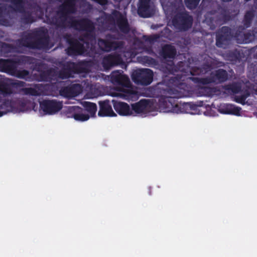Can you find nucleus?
Listing matches in <instances>:
<instances>
[{
	"label": "nucleus",
	"instance_id": "nucleus-1",
	"mask_svg": "<svg viewBox=\"0 0 257 257\" xmlns=\"http://www.w3.org/2000/svg\"><path fill=\"white\" fill-rule=\"evenodd\" d=\"M77 12L75 6V0H66L60 7V10L57 15L51 18L47 17L49 23L60 29H73L76 31H91L94 29V25L90 19L83 18L76 19L75 17L68 16Z\"/></svg>",
	"mask_w": 257,
	"mask_h": 257
},
{
	"label": "nucleus",
	"instance_id": "nucleus-2",
	"mask_svg": "<svg viewBox=\"0 0 257 257\" xmlns=\"http://www.w3.org/2000/svg\"><path fill=\"white\" fill-rule=\"evenodd\" d=\"M185 63L182 61L179 62L177 65H175L173 62L167 64L166 69L169 73L175 75V73H178L175 76L170 79V83L178 86L181 84V81L184 80V76L187 75L189 72L192 76H199L207 73L213 68V64L211 61L204 63L200 67L190 68L187 66L185 68Z\"/></svg>",
	"mask_w": 257,
	"mask_h": 257
},
{
	"label": "nucleus",
	"instance_id": "nucleus-3",
	"mask_svg": "<svg viewBox=\"0 0 257 257\" xmlns=\"http://www.w3.org/2000/svg\"><path fill=\"white\" fill-rule=\"evenodd\" d=\"M178 91L175 89L167 87L163 90V94L159 100V107L165 112L176 113H188L191 109H194L195 106L190 103H181L178 102L179 96Z\"/></svg>",
	"mask_w": 257,
	"mask_h": 257
},
{
	"label": "nucleus",
	"instance_id": "nucleus-4",
	"mask_svg": "<svg viewBox=\"0 0 257 257\" xmlns=\"http://www.w3.org/2000/svg\"><path fill=\"white\" fill-rule=\"evenodd\" d=\"M90 61L84 60L77 63L68 62L59 70L57 71V79H66L73 77L74 74L87 72L91 66Z\"/></svg>",
	"mask_w": 257,
	"mask_h": 257
},
{
	"label": "nucleus",
	"instance_id": "nucleus-5",
	"mask_svg": "<svg viewBox=\"0 0 257 257\" xmlns=\"http://www.w3.org/2000/svg\"><path fill=\"white\" fill-rule=\"evenodd\" d=\"M36 61L35 58L26 55H20L7 59H0V71L13 76L19 65L34 64Z\"/></svg>",
	"mask_w": 257,
	"mask_h": 257
},
{
	"label": "nucleus",
	"instance_id": "nucleus-6",
	"mask_svg": "<svg viewBox=\"0 0 257 257\" xmlns=\"http://www.w3.org/2000/svg\"><path fill=\"white\" fill-rule=\"evenodd\" d=\"M106 22L111 25L110 31L112 32H117V27L120 32L124 34H127L131 29L127 19L122 14L116 10H114L111 14L105 17Z\"/></svg>",
	"mask_w": 257,
	"mask_h": 257
},
{
	"label": "nucleus",
	"instance_id": "nucleus-7",
	"mask_svg": "<svg viewBox=\"0 0 257 257\" xmlns=\"http://www.w3.org/2000/svg\"><path fill=\"white\" fill-rule=\"evenodd\" d=\"M11 4V8L16 12L21 14L20 22L24 25H28L35 22L36 18L33 16L32 12L26 10L25 5L27 0H3Z\"/></svg>",
	"mask_w": 257,
	"mask_h": 257
},
{
	"label": "nucleus",
	"instance_id": "nucleus-8",
	"mask_svg": "<svg viewBox=\"0 0 257 257\" xmlns=\"http://www.w3.org/2000/svg\"><path fill=\"white\" fill-rule=\"evenodd\" d=\"M219 13L209 12L205 16L204 22L210 27L211 30L215 29L217 25H222L230 20L228 11L224 8L219 9Z\"/></svg>",
	"mask_w": 257,
	"mask_h": 257
},
{
	"label": "nucleus",
	"instance_id": "nucleus-9",
	"mask_svg": "<svg viewBox=\"0 0 257 257\" xmlns=\"http://www.w3.org/2000/svg\"><path fill=\"white\" fill-rule=\"evenodd\" d=\"M228 73L225 70L218 69L210 73L209 76L206 77H189L194 83L203 85L214 83L218 84L224 82L228 79Z\"/></svg>",
	"mask_w": 257,
	"mask_h": 257
},
{
	"label": "nucleus",
	"instance_id": "nucleus-10",
	"mask_svg": "<svg viewBox=\"0 0 257 257\" xmlns=\"http://www.w3.org/2000/svg\"><path fill=\"white\" fill-rule=\"evenodd\" d=\"M172 23L178 31L184 32L188 31L192 28L193 18L188 12L184 10L177 12L173 16Z\"/></svg>",
	"mask_w": 257,
	"mask_h": 257
},
{
	"label": "nucleus",
	"instance_id": "nucleus-11",
	"mask_svg": "<svg viewBox=\"0 0 257 257\" xmlns=\"http://www.w3.org/2000/svg\"><path fill=\"white\" fill-rule=\"evenodd\" d=\"M63 38L68 45V47L66 49V53L68 56H80L86 52L87 50L84 44L73 37L71 34L66 33L64 35Z\"/></svg>",
	"mask_w": 257,
	"mask_h": 257
},
{
	"label": "nucleus",
	"instance_id": "nucleus-12",
	"mask_svg": "<svg viewBox=\"0 0 257 257\" xmlns=\"http://www.w3.org/2000/svg\"><path fill=\"white\" fill-rule=\"evenodd\" d=\"M110 81L114 85H118V90L125 93V96H130L134 94L133 90L126 89L131 86V82L128 77L122 74L119 72H113L110 77Z\"/></svg>",
	"mask_w": 257,
	"mask_h": 257
},
{
	"label": "nucleus",
	"instance_id": "nucleus-13",
	"mask_svg": "<svg viewBox=\"0 0 257 257\" xmlns=\"http://www.w3.org/2000/svg\"><path fill=\"white\" fill-rule=\"evenodd\" d=\"M233 37L232 30L227 26H223L215 33V45L218 48H226Z\"/></svg>",
	"mask_w": 257,
	"mask_h": 257
},
{
	"label": "nucleus",
	"instance_id": "nucleus-14",
	"mask_svg": "<svg viewBox=\"0 0 257 257\" xmlns=\"http://www.w3.org/2000/svg\"><path fill=\"white\" fill-rule=\"evenodd\" d=\"M153 72L150 69L137 70L132 75L134 82L142 85L147 86L150 84L153 79Z\"/></svg>",
	"mask_w": 257,
	"mask_h": 257
},
{
	"label": "nucleus",
	"instance_id": "nucleus-15",
	"mask_svg": "<svg viewBox=\"0 0 257 257\" xmlns=\"http://www.w3.org/2000/svg\"><path fill=\"white\" fill-rule=\"evenodd\" d=\"M33 49H42L48 47L49 36L47 30L41 28L34 30Z\"/></svg>",
	"mask_w": 257,
	"mask_h": 257
},
{
	"label": "nucleus",
	"instance_id": "nucleus-16",
	"mask_svg": "<svg viewBox=\"0 0 257 257\" xmlns=\"http://www.w3.org/2000/svg\"><path fill=\"white\" fill-rule=\"evenodd\" d=\"M155 13V6L152 0H139L138 14L142 18L151 17Z\"/></svg>",
	"mask_w": 257,
	"mask_h": 257
},
{
	"label": "nucleus",
	"instance_id": "nucleus-17",
	"mask_svg": "<svg viewBox=\"0 0 257 257\" xmlns=\"http://www.w3.org/2000/svg\"><path fill=\"white\" fill-rule=\"evenodd\" d=\"M62 102L55 99H44L40 102V106L42 110L48 114H53L58 112L62 108Z\"/></svg>",
	"mask_w": 257,
	"mask_h": 257
},
{
	"label": "nucleus",
	"instance_id": "nucleus-18",
	"mask_svg": "<svg viewBox=\"0 0 257 257\" xmlns=\"http://www.w3.org/2000/svg\"><path fill=\"white\" fill-rule=\"evenodd\" d=\"M97 44L99 48L102 51L107 52L122 49L124 45L123 41H110L107 38L105 39L99 38Z\"/></svg>",
	"mask_w": 257,
	"mask_h": 257
},
{
	"label": "nucleus",
	"instance_id": "nucleus-19",
	"mask_svg": "<svg viewBox=\"0 0 257 257\" xmlns=\"http://www.w3.org/2000/svg\"><path fill=\"white\" fill-rule=\"evenodd\" d=\"M153 103L148 99H141L138 102L132 104L131 110L136 114L146 113L152 111Z\"/></svg>",
	"mask_w": 257,
	"mask_h": 257
},
{
	"label": "nucleus",
	"instance_id": "nucleus-20",
	"mask_svg": "<svg viewBox=\"0 0 257 257\" xmlns=\"http://www.w3.org/2000/svg\"><path fill=\"white\" fill-rule=\"evenodd\" d=\"M122 63V59L120 55L113 53L105 56L102 60V65L105 70H109L112 67Z\"/></svg>",
	"mask_w": 257,
	"mask_h": 257
},
{
	"label": "nucleus",
	"instance_id": "nucleus-21",
	"mask_svg": "<svg viewBox=\"0 0 257 257\" xmlns=\"http://www.w3.org/2000/svg\"><path fill=\"white\" fill-rule=\"evenodd\" d=\"M81 91V85L78 83L62 87L59 91L60 95L70 98L78 95Z\"/></svg>",
	"mask_w": 257,
	"mask_h": 257
},
{
	"label": "nucleus",
	"instance_id": "nucleus-22",
	"mask_svg": "<svg viewBox=\"0 0 257 257\" xmlns=\"http://www.w3.org/2000/svg\"><path fill=\"white\" fill-rule=\"evenodd\" d=\"M39 72L38 80L39 81L51 82L52 81H57V70L53 68L45 70H37Z\"/></svg>",
	"mask_w": 257,
	"mask_h": 257
},
{
	"label": "nucleus",
	"instance_id": "nucleus-23",
	"mask_svg": "<svg viewBox=\"0 0 257 257\" xmlns=\"http://www.w3.org/2000/svg\"><path fill=\"white\" fill-rule=\"evenodd\" d=\"M99 110L98 115L99 116H115L116 114L113 111L109 100H105L99 102Z\"/></svg>",
	"mask_w": 257,
	"mask_h": 257
},
{
	"label": "nucleus",
	"instance_id": "nucleus-24",
	"mask_svg": "<svg viewBox=\"0 0 257 257\" xmlns=\"http://www.w3.org/2000/svg\"><path fill=\"white\" fill-rule=\"evenodd\" d=\"M177 51L175 47L171 44H165L162 46L159 52L160 56L165 60L174 59Z\"/></svg>",
	"mask_w": 257,
	"mask_h": 257
},
{
	"label": "nucleus",
	"instance_id": "nucleus-25",
	"mask_svg": "<svg viewBox=\"0 0 257 257\" xmlns=\"http://www.w3.org/2000/svg\"><path fill=\"white\" fill-rule=\"evenodd\" d=\"M34 31L31 33H25L23 37L17 41L19 46L33 49Z\"/></svg>",
	"mask_w": 257,
	"mask_h": 257
},
{
	"label": "nucleus",
	"instance_id": "nucleus-26",
	"mask_svg": "<svg viewBox=\"0 0 257 257\" xmlns=\"http://www.w3.org/2000/svg\"><path fill=\"white\" fill-rule=\"evenodd\" d=\"M113 102L114 109L119 115L126 116L133 114L127 103L116 101H113Z\"/></svg>",
	"mask_w": 257,
	"mask_h": 257
},
{
	"label": "nucleus",
	"instance_id": "nucleus-27",
	"mask_svg": "<svg viewBox=\"0 0 257 257\" xmlns=\"http://www.w3.org/2000/svg\"><path fill=\"white\" fill-rule=\"evenodd\" d=\"M44 87L41 84H35L34 87H25L21 89V92L27 95L39 96L43 94Z\"/></svg>",
	"mask_w": 257,
	"mask_h": 257
},
{
	"label": "nucleus",
	"instance_id": "nucleus-28",
	"mask_svg": "<svg viewBox=\"0 0 257 257\" xmlns=\"http://www.w3.org/2000/svg\"><path fill=\"white\" fill-rule=\"evenodd\" d=\"M255 12L253 10L247 11L244 15L242 24L246 28L251 26L252 21L255 17Z\"/></svg>",
	"mask_w": 257,
	"mask_h": 257
},
{
	"label": "nucleus",
	"instance_id": "nucleus-29",
	"mask_svg": "<svg viewBox=\"0 0 257 257\" xmlns=\"http://www.w3.org/2000/svg\"><path fill=\"white\" fill-rule=\"evenodd\" d=\"M241 109V108L239 107L236 106L233 104H228L224 106V109L222 111L225 114L240 115Z\"/></svg>",
	"mask_w": 257,
	"mask_h": 257
},
{
	"label": "nucleus",
	"instance_id": "nucleus-30",
	"mask_svg": "<svg viewBox=\"0 0 257 257\" xmlns=\"http://www.w3.org/2000/svg\"><path fill=\"white\" fill-rule=\"evenodd\" d=\"M9 14V12L5 6H0V25L6 26L8 24L7 18Z\"/></svg>",
	"mask_w": 257,
	"mask_h": 257
},
{
	"label": "nucleus",
	"instance_id": "nucleus-31",
	"mask_svg": "<svg viewBox=\"0 0 257 257\" xmlns=\"http://www.w3.org/2000/svg\"><path fill=\"white\" fill-rule=\"evenodd\" d=\"M95 28L91 31H83L86 32L83 35L80 36L77 40L82 44L88 45L89 43L86 41L87 40H91L95 38V36L93 34L92 32L94 31ZM80 32L81 31H79Z\"/></svg>",
	"mask_w": 257,
	"mask_h": 257
},
{
	"label": "nucleus",
	"instance_id": "nucleus-32",
	"mask_svg": "<svg viewBox=\"0 0 257 257\" xmlns=\"http://www.w3.org/2000/svg\"><path fill=\"white\" fill-rule=\"evenodd\" d=\"M0 48L2 52L8 54L15 51L16 47L10 44L0 42Z\"/></svg>",
	"mask_w": 257,
	"mask_h": 257
},
{
	"label": "nucleus",
	"instance_id": "nucleus-33",
	"mask_svg": "<svg viewBox=\"0 0 257 257\" xmlns=\"http://www.w3.org/2000/svg\"><path fill=\"white\" fill-rule=\"evenodd\" d=\"M83 106L92 116L95 115L97 111V105L95 103L90 102H84Z\"/></svg>",
	"mask_w": 257,
	"mask_h": 257
},
{
	"label": "nucleus",
	"instance_id": "nucleus-34",
	"mask_svg": "<svg viewBox=\"0 0 257 257\" xmlns=\"http://www.w3.org/2000/svg\"><path fill=\"white\" fill-rule=\"evenodd\" d=\"M29 75L30 72L28 70L26 69L19 70L17 68L13 76L20 79H27Z\"/></svg>",
	"mask_w": 257,
	"mask_h": 257
},
{
	"label": "nucleus",
	"instance_id": "nucleus-35",
	"mask_svg": "<svg viewBox=\"0 0 257 257\" xmlns=\"http://www.w3.org/2000/svg\"><path fill=\"white\" fill-rule=\"evenodd\" d=\"M142 61L145 65L150 67H153L158 64V62L155 59L148 56H143Z\"/></svg>",
	"mask_w": 257,
	"mask_h": 257
},
{
	"label": "nucleus",
	"instance_id": "nucleus-36",
	"mask_svg": "<svg viewBox=\"0 0 257 257\" xmlns=\"http://www.w3.org/2000/svg\"><path fill=\"white\" fill-rule=\"evenodd\" d=\"M249 95V92L248 91H245L240 95L235 96V100L236 102L244 105L245 104V100L246 98Z\"/></svg>",
	"mask_w": 257,
	"mask_h": 257
},
{
	"label": "nucleus",
	"instance_id": "nucleus-37",
	"mask_svg": "<svg viewBox=\"0 0 257 257\" xmlns=\"http://www.w3.org/2000/svg\"><path fill=\"white\" fill-rule=\"evenodd\" d=\"M12 93V90L10 86L3 82L0 81V94H11Z\"/></svg>",
	"mask_w": 257,
	"mask_h": 257
},
{
	"label": "nucleus",
	"instance_id": "nucleus-38",
	"mask_svg": "<svg viewBox=\"0 0 257 257\" xmlns=\"http://www.w3.org/2000/svg\"><path fill=\"white\" fill-rule=\"evenodd\" d=\"M186 7L189 10H194L198 6L200 0H184Z\"/></svg>",
	"mask_w": 257,
	"mask_h": 257
},
{
	"label": "nucleus",
	"instance_id": "nucleus-39",
	"mask_svg": "<svg viewBox=\"0 0 257 257\" xmlns=\"http://www.w3.org/2000/svg\"><path fill=\"white\" fill-rule=\"evenodd\" d=\"M76 109H81L80 107L73 106L69 107L65 112L67 118H73V115L76 114Z\"/></svg>",
	"mask_w": 257,
	"mask_h": 257
},
{
	"label": "nucleus",
	"instance_id": "nucleus-40",
	"mask_svg": "<svg viewBox=\"0 0 257 257\" xmlns=\"http://www.w3.org/2000/svg\"><path fill=\"white\" fill-rule=\"evenodd\" d=\"M90 117V116L86 113L76 112V114L73 115V118L75 120L80 121H84L87 120Z\"/></svg>",
	"mask_w": 257,
	"mask_h": 257
},
{
	"label": "nucleus",
	"instance_id": "nucleus-41",
	"mask_svg": "<svg viewBox=\"0 0 257 257\" xmlns=\"http://www.w3.org/2000/svg\"><path fill=\"white\" fill-rule=\"evenodd\" d=\"M11 108V102L6 100L0 105V109L2 112H6V113Z\"/></svg>",
	"mask_w": 257,
	"mask_h": 257
},
{
	"label": "nucleus",
	"instance_id": "nucleus-42",
	"mask_svg": "<svg viewBox=\"0 0 257 257\" xmlns=\"http://www.w3.org/2000/svg\"><path fill=\"white\" fill-rule=\"evenodd\" d=\"M116 34H108L106 35V38L108 39L110 41H113L115 40H121L123 39V35L116 32Z\"/></svg>",
	"mask_w": 257,
	"mask_h": 257
},
{
	"label": "nucleus",
	"instance_id": "nucleus-43",
	"mask_svg": "<svg viewBox=\"0 0 257 257\" xmlns=\"http://www.w3.org/2000/svg\"><path fill=\"white\" fill-rule=\"evenodd\" d=\"M247 28H246L244 25L239 26L236 27V31H235V37L237 38H238L239 36L242 37L243 35V34H244V31L245 29H247Z\"/></svg>",
	"mask_w": 257,
	"mask_h": 257
},
{
	"label": "nucleus",
	"instance_id": "nucleus-44",
	"mask_svg": "<svg viewBox=\"0 0 257 257\" xmlns=\"http://www.w3.org/2000/svg\"><path fill=\"white\" fill-rule=\"evenodd\" d=\"M243 36L244 37V40L245 42V43L248 42L251 40L252 39H253L254 37V35L252 34L250 32H248L246 33L243 34L242 36Z\"/></svg>",
	"mask_w": 257,
	"mask_h": 257
},
{
	"label": "nucleus",
	"instance_id": "nucleus-45",
	"mask_svg": "<svg viewBox=\"0 0 257 257\" xmlns=\"http://www.w3.org/2000/svg\"><path fill=\"white\" fill-rule=\"evenodd\" d=\"M145 38V41L149 42L151 43H154L155 42L158 38H159V36L157 35H152L149 36H144Z\"/></svg>",
	"mask_w": 257,
	"mask_h": 257
},
{
	"label": "nucleus",
	"instance_id": "nucleus-46",
	"mask_svg": "<svg viewBox=\"0 0 257 257\" xmlns=\"http://www.w3.org/2000/svg\"><path fill=\"white\" fill-rule=\"evenodd\" d=\"M230 89L234 93H238L241 91V87L236 84H232L230 86Z\"/></svg>",
	"mask_w": 257,
	"mask_h": 257
},
{
	"label": "nucleus",
	"instance_id": "nucleus-47",
	"mask_svg": "<svg viewBox=\"0 0 257 257\" xmlns=\"http://www.w3.org/2000/svg\"><path fill=\"white\" fill-rule=\"evenodd\" d=\"M25 82L22 81H17L13 83V85L16 87H21L24 86Z\"/></svg>",
	"mask_w": 257,
	"mask_h": 257
},
{
	"label": "nucleus",
	"instance_id": "nucleus-48",
	"mask_svg": "<svg viewBox=\"0 0 257 257\" xmlns=\"http://www.w3.org/2000/svg\"><path fill=\"white\" fill-rule=\"evenodd\" d=\"M60 2H63V3H64L66 0H58ZM77 2V0H75V6H76V3Z\"/></svg>",
	"mask_w": 257,
	"mask_h": 257
},
{
	"label": "nucleus",
	"instance_id": "nucleus-49",
	"mask_svg": "<svg viewBox=\"0 0 257 257\" xmlns=\"http://www.w3.org/2000/svg\"><path fill=\"white\" fill-rule=\"evenodd\" d=\"M5 114H6V112H2L0 109V117L2 116Z\"/></svg>",
	"mask_w": 257,
	"mask_h": 257
},
{
	"label": "nucleus",
	"instance_id": "nucleus-50",
	"mask_svg": "<svg viewBox=\"0 0 257 257\" xmlns=\"http://www.w3.org/2000/svg\"><path fill=\"white\" fill-rule=\"evenodd\" d=\"M164 31H166V32L168 31L169 32H171L169 28H167V27L164 29Z\"/></svg>",
	"mask_w": 257,
	"mask_h": 257
},
{
	"label": "nucleus",
	"instance_id": "nucleus-51",
	"mask_svg": "<svg viewBox=\"0 0 257 257\" xmlns=\"http://www.w3.org/2000/svg\"><path fill=\"white\" fill-rule=\"evenodd\" d=\"M203 101H200L199 102V104H198V105L200 106H203Z\"/></svg>",
	"mask_w": 257,
	"mask_h": 257
},
{
	"label": "nucleus",
	"instance_id": "nucleus-52",
	"mask_svg": "<svg viewBox=\"0 0 257 257\" xmlns=\"http://www.w3.org/2000/svg\"><path fill=\"white\" fill-rule=\"evenodd\" d=\"M204 89H205V90H209V89H210V88H206V87H205V88H204Z\"/></svg>",
	"mask_w": 257,
	"mask_h": 257
},
{
	"label": "nucleus",
	"instance_id": "nucleus-53",
	"mask_svg": "<svg viewBox=\"0 0 257 257\" xmlns=\"http://www.w3.org/2000/svg\"><path fill=\"white\" fill-rule=\"evenodd\" d=\"M88 6H89V7H91L90 5H89V4H88Z\"/></svg>",
	"mask_w": 257,
	"mask_h": 257
}]
</instances>
